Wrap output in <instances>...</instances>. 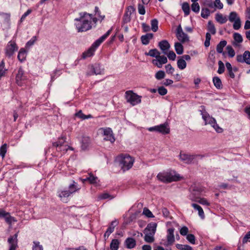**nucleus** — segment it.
Returning <instances> with one entry per match:
<instances>
[{
	"mask_svg": "<svg viewBox=\"0 0 250 250\" xmlns=\"http://www.w3.org/2000/svg\"><path fill=\"white\" fill-rule=\"evenodd\" d=\"M80 18H76L75 26L78 32H85L92 28V15L86 13H80Z\"/></svg>",
	"mask_w": 250,
	"mask_h": 250,
	"instance_id": "1",
	"label": "nucleus"
},
{
	"mask_svg": "<svg viewBox=\"0 0 250 250\" xmlns=\"http://www.w3.org/2000/svg\"><path fill=\"white\" fill-rule=\"evenodd\" d=\"M116 161L119 163L121 169L126 171L131 168L134 163V159L128 154H121L117 156Z\"/></svg>",
	"mask_w": 250,
	"mask_h": 250,
	"instance_id": "2",
	"label": "nucleus"
},
{
	"mask_svg": "<svg viewBox=\"0 0 250 250\" xmlns=\"http://www.w3.org/2000/svg\"><path fill=\"white\" fill-rule=\"evenodd\" d=\"M203 110H201L202 118L205 121V125H210L218 133L223 132V129L217 124L215 119L210 116L208 113L206 112L205 107H202Z\"/></svg>",
	"mask_w": 250,
	"mask_h": 250,
	"instance_id": "3",
	"label": "nucleus"
},
{
	"mask_svg": "<svg viewBox=\"0 0 250 250\" xmlns=\"http://www.w3.org/2000/svg\"><path fill=\"white\" fill-rule=\"evenodd\" d=\"M157 178L163 182L170 183L180 181L182 177L178 174L173 175L170 172H163L157 174Z\"/></svg>",
	"mask_w": 250,
	"mask_h": 250,
	"instance_id": "4",
	"label": "nucleus"
},
{
	"mask_svg": "<svg viewBox=\"0 0 250 250\" xmlns=\"http://www.w3.org/2000/svg\"><path fill=\"white\" fill-rule=\"evenodd\" d=\"M125 96L126 101L132 105H135L141 101V97L133 93L132 91H127L125 92Z\"/></svg>",
	"mask_w": 250,
	"mask_h": 250,
	"instance_id": "5",
	"label": "nucleus"
},
{
	"mask_svg": "<svg viewBox=\"0 0 250 250\" xmlns=\"http://www.w3.org/2000/svg\"><path fill=\"white\" fill-rule=\"evenodd\" d=\"M176 36L181 43L188 42L189 41L188 36L183 30L182 26L179 24L176 30Z\"/></svg>",
	"mask_w": 250,
	"mask_h": 250,
	"instance_id": "6",
	"label": "nucleus"
},
{
	"mask_svg": "<svg viewBox=\"0 0 250 250\" xmlns=\"http://www.w3.org/2000/svg\"><path fill=\"white\" fill-rule=\"evenodd\" d=\"M90 71L87 73V75H102L104 73V68L99 63H95L89 66Z\"/></svg>",
	"mask_w": 250,
	"mask_h": 250,
	"instance_id": "7",
	"label": "nucleus"
},
{
	"mask_svg": "<svg viewBox=\"0 0 250 250\" xmlns=\"http://www.w3.org/2000/svg\"><path fill=\"white\" fill-rule=\"evenodd\" d=\"M202 189L197 187H193L190 188L189 199L193 202H196L201 197Z\"/></svg>",
	"mask_w": 250,
	"mask_h": 250,
	"instance_id": "8",
	"label": "nucleus"
},
{
	"mask_svg": "<svg viewBox=\"0 0 250 250\" xmlns=\"http://www.w3.org/2000/svg\"><path fill=\"white\" fill-rule=\"evenodd\" d=\"M18 47L15 42H9L5 48V54L8 57H11L14 52L18 50Z\"/></svg>",
	"mask_w": 250,
	"mask_h": 250,
	"instance_id": "9",
	"label": "nucleus"
},
{
	"mask_svg": "<svg viewBox=\"0 0 250 250\" xmlns=\"http://www.w3.org/2000/svg\"><path fill=\"white\" fill-rule=\"evenodd\" d=\"M179 158L182 161L187 164L194 163L196 161V156L181 152L180 153Z\"/></svg>",
	"mask_w": 250,
	"mask_h": 250,
	"instance_id": "10",
	"label": "nucleus"
},
{
	"mask_svg": "<svg viewBox=\"0 0 250 250\" xmlns=\"http://www.w3.org/2000/svg\"><path fill=\"white\" fill-rule=\"evenodd\" d=\"M236 60L239 62L250 64V52L245 51L243 55H238L236 57Z\"/></svg>",
	"mask_w": 250,
	"mask_h": 250,
	"instance_id": "11",
	"label": "nucleus"
},
{
	"mask_svg": "<svg viewBox=\"0 0 250 250\" xmlns=\"http://www.w3.org/2000/svg\"><path fill=\"white\" fill-rule=\"evenodd\" d=\"M174 229L173 228H169L167 230V244H165L167 246L171 245L173 244L175 241V237L174 235Z\"/></svg>",
	"mask_w": 250,
	"mask_h": 250,
	"instance_id": "12",
	"label": "nucleus"
},
{
	"mask_svg": "<svg viewBox=\"0 0 250 250\" xmlns=\"http://www.w3.org/2000/svg\"><path fill=\"white\" fill-rule=\"evenodd\" d=\"M18 232L15 233L14 235L10 237L8 239V242L10 245L9 250H16L17 247Z\"/></svg>",
	"mask_w": 250,
	"mask_h": 250,
	"instance_id": "13",
	"label": "nucleus"
},
{
	"mask_svg": "<svg viewBox=\"0 0 250 250\" xmlns=\"http://www.w3.org/2000/svg\"><path fill=\"white\" fill-rule=\"evenodd\" d=\"M104 135L105 136L104 140L106 141H109L111 143L115 142V138L113 135L112 130L110 128H106L104 129Z\"/></svg>",
	"mask_w": 250,
	"mask_h": 250,
	"instance_id": "14",
	"label": "nucleus"
},
{
	"mask_svg": "<svg viewBox=\"0 0 250 250\" xmlns=\"http://www.w3.org/2000/svg\"><path fill=\"white\" fill-rule=\"evenodd\" d=\"M151 28L145 23H142V26L144 32H149L151 29L153 32H156V19H154L151 22Z\"/></svg>",
	"mask_w": 250,
	"mask_h": 250,
	"instance_id": "15",
	"label": "nucleus"
},
{
	"mask_svg": "<svg viewBox=\"0 0 250 250\" xmlns=\"http://www.w3.org/2000/svg\"><path fill=\"white\" fill-rule=\"evenodd\" d=\"M158 46L162 51V53L164 54H167V52L168 51L170 45L167 40H164L158 43Z\"/></svg>",
	"mask_w": 250,
	"mask_h": 250,
	"instance_id": "16",
	"label": "nucleus"
},
{
	"mask_svg": "<svg viewBox=\"0 0 250 250\" xmlns=\"http://www.w3.org/2000/svg\"><path fill=\"white\" fill-rule=\"evenodd\" d=\"M16 83L19 85H22L23 81L25 80V77L24 75V71L22 68H20L16 77Z\"/></svg>",
	"mask_w": 250,
	"mask_h": 250,
	"instance_id": "17",
	"label": "nucleus"
},
{
	"mask_svg": "<svg viewBox=\"0 0 250 250\" xmlns=\"http://www.w3.org/2000/svg\"><path fill=\"white\" fill-rule=\"evenodd\" d=\"M157 132L161 133L163 134H168L170 132V128L168 124L165 123L159 125H157Z\"/></svg>",
	"mask_w": 250,
	"mask_h": 250,
	"instance_id": "18",
	"label": "nucleus"
},
{
	"mask_svg": "<svg viewBox=\"0 0 250 250\" xmlns=\"http://www.w3.org/2000/svg\"><path fill=\"white\" fill-rule=\"evenodd\" d=\"M0 218H4L5 221L9 224H11L13 220L14 221V218L10 215L9 213L3 209H0Z\"/></svg>",
	"mask_w": 250,
	"mask_h": 250,
	"instance_id": "19",
	"label": "nucleus"
},
{
	"mask_svg": "<svg viewBox=\"0 0 250 250\" xmlns=\"http://www.w3.org/2000/svg\"><path fill=\"white\" fill-rule=\"evenodd\" d=\"M154 34L152 33H147L141 37V41L143 44L147 45L150 41L153 39Z\"/></svg>",
	"mask_w": 250,
	"mask_h": 250,
	"instance_id": "20",
	"label": "nucleus"
},
{
	"mask_svg": "<svg viewBox=\"0 0 250 250\" xmlns=\"http://www.w3.org/2000/svg\"><path fill=\"white\" fill-rule=\"evenodd\" d=\"M125 245L129 249L134 248L136 246V241L132 237H128L125 240Z\"/></svg>",
	"mask_w": 250,
	"mask_h": 250,
	"instance_id": "21",
	"label": "nucleus"
},
{
	"mask_svg": "<svg viewBox=\"0 0 250 250\" xmlns=\"http://www.w3.org/2000/svg\"><path fill=\"white\" fill-rule=\"evenodd\" d=\"M156 229V223H150L148 224L146 228L144 230V233H147L149 232L155 233Z\"/></svg>",
	"mask_w": 250,
	"mask_h": 250,
	"instance_id": "22",
	"label": "nucleus"
},
{
	"mask_svg": "<svg viewBox=\"0 0 250 250\" xmlns=\"http://www.w3.org/2000/svg\"><path fill=\"white\" fill-rule=\"evenodd\" d=\"M90 143V139L89 137L83 136L81 141V147L83 150L87 149Z\"/></svg>",
	"mask_w": 250,
	"mask_h": 250,
	"instance_id": "23",
	"label": "nucleus"
},
{
	"mask_svg": "<svg viewBox=\"0 0 250 250\" xmlns=\"http://www.w3.org/2000/svg\"><path fill=\"white\" fill-rule=\"evenodd\" d=\"M65 142V138L64 137H62L61 138H59V141L56 142H54L53 143V146L57 148V150L58 151H62V147L63 146L64 143Z\"/></svg>",
	"mask_w": 250,
	"mask_h": 250,
	"instance_id": "24",
	"label": "nucleus"
},
{
	"mask_svg": "<svg viewBox=\"0 0 250 250\" xmlns=\"http://www.w3.org/2000/svg\"><path fill=\"white\" fill-rule=\"evenodd\" d=\"M96 48H95V47L93 46V45H92V46L90 48H89L86 51H85L83 53V58L85 59L87 57L92 56L93 55Z\"/></svg>",
	"mask_w": 250,
	"mask_h": 250,
	"instance_id": "25",
	"label": "nucleus"
},
{
	"mask_svg": "<svg viewBox=\"0 0 250 250\" xmlns=\"http://www.w3.org/2000/svg\"><path fill=\"white\" fill-rule=\"evenodd\" d=\"M167 62V58L165 56H160V53L157 51V62L160 64V66L157 64V67H161L162 64L166 63Z\"/></svg>",
	"mask_w": 250,
	"mask_h": 250,
	"instance_id": "26",
	"label": "nucleus"
},
{
	"mask_svg": "<svg viewBox=\"0 0 250 250\" xmlns=\"http://www.w3.org/2000/svg\"><path fill=\"white\" fill-rule=\"evenodd\" d=\"M191 206L196 210L198 211L199 216L202 218L204 219L205 218L204 212L202 208L198 205L192 203L191 204Z\"/></svg>",
	"mask_w": 250,
	"mask_h": 250,
	"instance_id": "27",
	"label": "nucleus"
},
{
	"mask_svg": "<svg viewBox=\"0 0 250 250\" xmlns=\"http://www.w3.org/2000/svg\"><path fill=\"white\" fill-rule=\"evenodd\" d=\"M71 193L69 190H63L59 194V197H60L61 200L63 202H67V197H69Z\"/></svg>",
	"mask_w": 250,
	"mask_h": 250,
	"instance_id": "28",
	"label": "nucleus"
},
{
	"mask_svg": "<svg viewBox=\"0 0 250 250\" xmlns=\"http://www.w3.org/2000/svg\"><path fill=\"white\" fill-rule=\"evenodd\" d=\"M215 20L217 22H218L220 24L225 23L228 21V19L226 16H223L222 14L220 13L216 14Z\"/></svg>",
	"mask_w": 250,
	"mask_h": 250,
	"instance_id": "29",
	"label": "nucleus"
},
{
	"mask_svg": "<svg viewBox=\"0 0 250 250\" xmlns=\"http://www.w3.org/2000/svg\"><path fill=\"white\" fill-rule=\"evenodd\" d=\"M144 234H145L144 240L146 242L152 243L154 241L155 233L149 232V233H144Z\"/></svg>",
	"mask_w": 250,
	"mask_h": 250,
	"instance_id": "30",
	"label": "nucleus"
},
{
	"mask_svg": "<svg viewBox=\"0 0 250 250\" xmlns=\"http://www.w3.org/2000/svg\"><path fill=\"white\" fill-rule=\"evenodd\" d=\"M216 59L215 56L212 54H210L208 59V66L211 68H213L215 64Z\"/></svg>",
	"mask_w": 250,
	"mask_h": 250,
	"instance_id": "31",
	"label": "nucleus"
},
{
	"mask_svg": "<svg viewBox=\"0 0 250 250\" xmlns=\"http://www.w3.org/2000/svg\"><path fill=\"white\" fill-rule=\"evenodd\" d=\"M207 29L209 33H210V34H212V35H214L216 32L215 26L211 21H208Z\"/></svg>",
	"mask_w": 250,
	"mask_h": 250,
	"instance_id": "32",
	"label": "nucleus"
},
{
	"mask_svg": "<svg viewBox=\"0 0 250 250\" xmlns=\"http://www.w3.org/2000/svg\"><path fill=\"white\" fill-rule=\"evenodd\" d=\"M227 41L223 40L221 41L216 46V51L218 53H222L223 51V48L227 45Z\"/></svg>",
	"mask_w": 250,
	"mask_h": 250,
	"instance_id": "33",
	"label": "nucleus"
},
{
	"mask_svg": "<svg viewBox=\"0 0 250 250\" xmlns=\"http://www.w3.org/2000/svg\"><path fill=\"white\" fill-rule=\"evenodd\" d=\"M26 56V51L24 48H21L18 53V58L19 60L22 62L25 59Z\"/></svg>",
	"mask_w": 250,
	"mask_h": 250,
	"instance_id": "34",
	"label": "nucleus"
},
{
	"mask_svg": "<svg viewBox=\"0 0 250 250\" xmlns=\"http://www.w3.org/2000/svg\"><path fill=\"white\" fill-rule=\"evenodd\" d=\"M80 188L78 187L77 183L73 181V183L69 186V191L71 194L79 190Z\"/></svg>",
	"mask_w": 250,
	"mask_h": 250,
	"instance_id": "35",
	"label": "nucleus"
},
{
	"mask_svg": "<svg viewBox=\"0 0 250 250\" xmlns=\"http://www.w3.org/2000/svg\"><path fill=\"white\" fill-rule=\"evenodd\" d=\"M175 49L176 53L179 54H182L183 53V46L181 42H176L174 44Z\"/></svg>",
	"mask_w": 250,
	"mask_h": 250,
	"instance_id": "36",
	"label": "nucleus"
},
{
	"mask_svg": "<svg viewBox=\"0 0 250 250\" xmlns=\"http://www.w3.org/2000/svg\"><path fill=\"white\" fill-rule=\"evenodd\" d=\"M120 242L118 239H113L110 243V248L111 250H118Z\"/></svg>",
	"mask_w": 250,
	"mask_h": 250,
	"instance_id": "37",
	"label": "nucleus"
},
{
	"mask_svg": "<svg viewBox=\"0 0 250 250\" xmlns=\"http://www.w3.org/2000/svg\"><path fill=\"white\" fill-rule=\"evenodd\" d=\"M213 83L214 86L217 89H220L222 87V84L220 79L218 77H214L213 78Z\"/></svg>",
	"mask_w": 250,
	"mask_h": 250,
	"instance_id": "38",
	"label": "nucleus"
},
{
	"mask_svg": "<svg viewBox=\"0 0 250 250\" xmlns=\"http://www.w3.org/2000/svg\"><path fill=\"white\" fill-rule=\"evenodd\" d=\"M237 19H240V17L236 12L233 11L229 13V20L230 22H233V21L237 20Z\"/></svg>",
	"mask_w": 250,
	"mask_h": 250,
	"instance_id": "39",
	"label": "nucleus"
},
{
	"mask_svg": "<svg viewBox=\"0 0 250 250\" xmlns=\"http://www.w3.org/2000/svg\"><path fill=\"white\" fill-rule=\"evenodd\" d=\"M177 66L179 69L183 70L186 67L187 63L185 60L181 58L177 61Z\"/></svg>",
	"mask_w": 250,
	"mask_h": 250,
	"instance_id": "40",
	"label": "nucleus"
},
{
	"mask_svg": "<svg viewBox=\"0 0 250 250\" xmlns=\"http://www.w3.org/2000/svg\"><path fill=\"white\" fill-rule=\"evenodd\" d=\"M118 225V222L116 220L112 221L108 228H107L106 231L109 232L110 233H112L115 229V227Z\"/></svg>",
	"mask_w": 250,
	"mask_h": 250,
	"instance_id": "41",
	"label": "nucleus"
},
{
	"mask_svg": "<svg viewBox=\"0 0 250 250\" xmlns=\"http://www.w3.org/2000/svg\"><path fill=\"white\" fill-rule=\"evenodd\" d=\"M182 9L184 12L185 15L188 16L190 12V7L188 3L184 2L182 4Z\"/></svg>",
	"mask_w": 250,
	"mask_h": 250,
	"instance_id": "42",
	"label": "nucleus"
},
{
	"mask_svg": "<svg viewBox=\"0 0 250 250\" xmlns=\"http://www.w3.org/2000/svg\"><path fill=\"white\" fill-rule=\"evenodd\" d=\"M176 248L180 250H192V248L188 245H182L177 244L176 245Z\"/></svg>",
	"mask_w": 250,
	"mask_h": 250,
	"instance_id": "43",
	"label": "nucleus"
},
{
	"mask_svg": "<svg viewBox=\"0 0 250 250\" xmlns=\"http://www.w3.org/2000/svg\"><path fill=\"white\" fill-rule=\"evenodd\" d=\"M86 179L88 180L90 184H95L97 183L98 178L96 176L93 175L92 173L89 174V176L86 177Z\"/></svg>",
	"mask_w": 250,
	"mask_h": 250,
	"instance_id": "44",
	"label": "nucleus"
},
{
	"mask_svg": "<svg viewBox=\"0 0 250 250\" xmlns=\"http://www.w3.org/2000/svg\"><path fill=\"white\" fill-rule=\"evenodd\" d=\"M7 69L4 68V62L2 61L0 63V79L4 76Z\"/></svg>",
	"mask_w": 250,
	"mask_h": 250,
	"instance_id": "45",
	"label": "nucleus"
},
{
	"mask_svg": "<svg viewBox=\"0 0 250 250\" xmlns=\"http://www.w3.org/2000/svg\"><path fill=\"white\" fill-rule=\"evenodd\" d=\"M210 14V10L208 8H203L201 11V16L204 19H207Z\"/></svg>",
	"mask_w": 250,
	"mask_h": 250,
	"instance_id": "46",
	"label": "nucleus"
},
{
	"mask_svg": "<svg viewBox=\"0 0 250 250\" xmlns=\"http://www.w3.org/2000/svg\"><path fill=\"white\" fill-rule=\"evenodd\" d=\"M233 28L234 30H238L240 28L241 26V21L240 18L237 19V20L233 21Z\"/></svg>",
	"mask_w": 250,
	"mask_h": 250,
	"instance_id": "47",
	"label": "nucleus"
},
{
	"mask_svg": "<svg viewBox=\"0 0 250 250\" xmlns=\"http://www.w3.org/2000/svg\"><path fill=\"white\" fill-rule=\"evenodd\" d=\"M7 151V144H3L0 148V156L4 158Z\"/></svg>",
	"mask_w": 250,
	"mask_h": 250,
	"instance_id": "48",
	"label": "nucleus"
},
{
	"mask_svg": "<svg viewBox=\"0 0 250 250\" xmlns=\"http://www.w3.org/2000/svg\"><path fill=\"white\" fill-rule=\"evenodd\" d=\"M157 92L160 95L164 96L167 94V90L163 86H161L157 87Z\"/></svg>",
	"mask_w": 250,
	"mask_h": 250,
	"instance_id": "49",
	"label": "nucleus"
},
{
	"mask_svg": "<svg viewBox=\"0 0 250 250\" xmlns=\"http://www.w3.org/2000/svg\"><path fill=\"white\" fill-rule=\"evenodd\" d=\"M32 250H43V247L40 244L39 242L34 241Z\"/></svg>",
	"mask_w": 250,
	"mask_h": 250,
	"instance_id": "50",
	"label": "nucleus"
},
{
	"mask_svg": "<svg viewBox=\"0 0 250 250\" xmlns=\"http://www.w3.org/2000/svg\"><path fill=\"white\" fill-rule=\"evenodd\" d=\"M191 10L195 13H198L200 10V6L197 2H193L191 4Z\"/></svg>",
	"mask_w": 250,
	"mask_h": 250,
	"instance_id": "51",
	"label": "nucleus"
},
{
	"mask_svg": "<svg viewBox=\"0 0 250 250\" xmlns=\"http://www.w3.org/2000/svg\"><path fill=\"white\" fill-rule=\"evenodd\" d=\"M143 214L148 218L154 217V216L152 213L146 208H145L143 209Z\"/></svg>",
	"mask_w": 250,
	"mask_h": 250,
	"instance_id": "52",
	"label": "nucleus"
},
{
	"mask_svg": "<svg viewBox=\"0 0 250 250\" xmlns=\"http://www.w3.org/2000/svg\"><path fill=\"white\" fill-rule=\"evenodd\" d=\"M186 238L188 241L191 244H195V237L193 234H188L187 235Z\"/></svg>",
	"mask_w": 250,
	"mask_h": 250,
	"instance_id": "53",
	"label": "nucleus"
},
{
	"mask_svg": "<svg viewBox=\"0 0 250 250\" xmlns=\"http://www.w3.org/2000/svg\"><path fill=\"white\" fill-rule=\"evenodd\" d=\"M226 49L228 51V53L230 57L232 58L235 56V51L231 46H227Z\"/></svg>",
	"mask_w": 250,
	"mask_h": 250,
	"instance_id": "54",
	"label": "nucleus"
},
{
	"mask_svg": "<svg viewBox=\"0 0 250 250\" xmlns=\"http://www.w3.org/2000/svg\"><path fill=\"white\" fill-rule=\"evenodd\" d=\"M219 68L217 72L219 74H222L225 71V66L223 62L221 61L218 62Z\"/></svg>",
	"mask_w": 250,
	"mask_h": 250,
	"instance_id": "55",
	"label": "nucleus"
},
{
	"mask_svg": "<svg viewBox=\"0 0 250 250\" xmlns=\"http://www.w3.org/2000/svg\"><path fill=\"white\" fill-rule=\"evenodd\" d=\"M233 38L235 42L240 43L242 42L243 41V38L242 36L237 33H235L233 34Z\"/></svg>",
	"mask_w": 250,
	"mask_h": 250,
	"instance_id": "56",
	"label": "nucleus"
},
{
	"mask_svg": "<svg viewBox=\"0 0 250 250\" xmlns=\"http://www.w3.org/2000/svg\"><path fill=\"white\" fill-rule=\"evenodd\" d=\"M167 57L170 60L174 61L176 59V55L175 53L173 51H169L167 52Z\"/></svg>",
	"mask_w": 250,
	"mask_h": 250,
	"instance_id": "57",
	"label": "nucleus"
},
{
	"mask_svg": "<svg viewBox=\"0 0 250 250\" xmlns=\"http://www.w3.org/2000/svg\"><path fill=\"white\" fill-rule=\"evenodd\" d=\"M188 229L186 226H184L180 229V233L183 236L188 235Z\"/></svg>",
	"mask_w": 250,
	"mask_h": 250,
	"instance_id": "58",
	"label": "nucleus"
},
{
	"mask_svg": "<svg viewBox=\"0 0 250 250\" xmlns=\"http://www.w3.org/2000/svg\"><path fill=\"white\" fill-rule=\"evenodd\" d=\"M214 6L219 9L223 8V4L221 2L220 0H215L214 1Z\"/></svg>",
	"mask_w": 250,
	"mask_h": 250,
	"instance_id": "59",
	"label": "nucleus"
},
{
	"mask_svg": "<svg viewBox=\"0 0 250 250\" xmlns=\"http://www.w3.org/2000/svg\"><path fill=\"white\" fill-rule=\"evenodd\" d=\"M145 55L156 58V49L155 48L150 50L148 52H146Z\"/></svg>",
	"mask_w": 250,
	"mask_h": 250,
	"instance_id": "60",
	"label": "nucleus"
},
{
	"mask_svg": "<svg viewBox=\"0 0 250 250\" xmlns=\"http://www.w3.org/2000/svg\"><path fill=\"white\" fill-rule=\"evenodd\" d=\"M138 12L141 15H144L146 13V10L144 5L141 3L138 4Z\"/></svg>",
	"mask_w": 250,
	"mask_h": 250,
	"instance_id": "61",
	"label": "nucleus"
},
{
	"mask_svg": "<svg viewBox=\"0 0 250 250\" xmlns=\"http://www.w3.org/2000/svg\"><path fill=\"white\" fill-rule=\"evenodd\" d=\"M196 202H198L202 205L209 206V203L208 202V201L205 198H200Z\"/></svg>",
	"mask_w": 250,
	"mask_h": 250,
	"instance_id": "62",
	"label": "nucleus"
},
{
	"mask_svg": "<svg viewBox=\"0 0 250 250\" xmlns=\"http://www.w3.org/2000/svg\"><path fill=\"white\" fill-rule=\"evenodd\" d=\"M166 69L167 73L171 74L173 73L174 70V68L170 64L166 65Z\"/></svg>",
	"mask_w": 250,
	"mask_h": 250,
	"instance_id": "63",
	"label": "nucleus"
},
{
	"mask_svg": "<svg viewBox=\"0 0 250 250\" xmlns=\"http://www.w3.org/2000/svg\"><path fill=\"white\" fill-rule=\"evenodd\" d=\"M248 241L250 242V230L247 232L245 235L242 240V243L243 244L246 243Z\"/></svg>",
	"mask_w": 250,
	"mask_h": 250,
	"instance_id": "64",
	"label": "nucleus"
}]
</instances>
